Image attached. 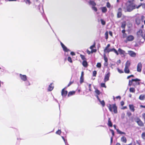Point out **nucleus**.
Returning a JSON list of instances; mask_svg holds the SVG:
<instances>
[{"instance_id":"nucleus-7","label":"nucleus","mask_w":145,"mask_h":145,"mask_svg":"<svg viewBox=\"0 0 145 145\" xmlns=\"http://www.w3.org/2000/svg\"><path fill=\"white\" fill-rule=\"evenodd\" d=\"M128 54L131 57H135L136 56V53L131 50L128 51Z\"/></svg>"},{"instance_id":"nucleus-14","label":"nucleus","mask_w":145,"mask_h":145,"mask_svg":"<svg viewBox=\"0 0 145 145\" xmlns=\"http://www.w3.org/2000/svg\"><path fill=\"white\" fill-rule=\"evenodd\" d=\"M129 106L130 110L132 112H134L135 111V106L132 104H129Z\"/></svg>"},{"instance_id":"nucleus-2","label":"nucleus","mask_w":145,"mask_h":145,"mask_svg":"<svg viewBox=\"0 0 145 145\" xmlns=\"http://www.w3.org/2000/svg\"><path fill=\"white\" fill-rule=\"evenodd\" d=\"M137 39L140 43H143L145 41V34L141 29H140L137 33Z\"/></svg>"},{"instance_id":"nucleus-8","label":"nucleus","mask_w":145,"mask_h":145,"mask_svg":"<svg viewBox=\"0 0 145 145\" xmlns=\"http://www.w3.org/2000/svg\"><path fill=\"white\" fill-rule=\"evenodd\" d=\"M66 87L63 89L61 90V95L63 97H65L67 96L68 92L67 90H65V89Z\"/></svg>"},{"instance_id":"nucleus-21","label":"nucleus","mask_w":145,"mask_h":145,"mask_svg":"<svg viewBox=\"0 0 145 145\" xmlns=\"http://www.w3.org/2000/svg\"><path fill=\"white\" fill-rule=\"evenodd\" d=\"M108 125L110 127H112V124L110 118H108Z\"/></svg>"},{"instance_id":"nucleus-44","label":"nucleus","mask_w":145,"mask_h":145,"mask_svg":"<svg viewBox=\"0 0 145 145\" xmlns=\"http://www.w3.org/2000/svg\"><path fill=\"white\" fill-rule=\"evenodd\" d=\"M103 57L105 62H108V59L107 57L105 55H104V56Z\"/></svg>"},{"instance_id":"nucleus-29","label":"nucleus","mask_w":145,"mask_h":145,"mask_svg":"<svg viewBox=\"0 0 145 145\" xmlns=\"http://www.w3.org/2000/svg\"><path fill=\"white\" fill-rule=\"evenodd\" d=\"M130 61H127L125 63V67H129L130 65Z\"/></svg>"},{"instance_id":"nucleus-54","label":"nucleus","mask_w":145,"mask_h":145,"mask_svg":"<svg viewBox=\"0 0 145 145\" xmlns=\"http://www.w3.org/2000/svg\"><path fill=\"white\" fill-rule=\"evenodd\" d=\"M106 6L108 8H110L111 7V5L110 3L109 2H108L106 4Z\"/></svg>"},{"instance_id":"nucleus-49","label":"nucleus","mask_w":145,"mask_h":145,"mask_svg":"<svg viewBox=\"0 0 145 145\" xmlns=\"http://www.w3.org/2000/svg\"><path fill=\"white\" fill-rule=\"evenodd\" d=\"M110 130L111 132L112 135V137H113L114 136V131L112 129H110Z\"/></svg>"},{"instance_id":"nucleus-24","label":"nucleus","mask_w":145,"mask_h":145,"mask_svg":"<svg viewBox=\"0 0 145 145\" xmlns=\"http://www.w3.org/2000/svg\"><path fill=\"white\" fill-rule=\"evenodd\" d=\"M75 93V91H72L69 92L67 95V96L69 97L72 95H74Z\"/></svg>"},{"instance_id":"nucleus-59","label":"nucleus","mask_w":145,"mask_h":145,"mask_svg":"<svg viewBox=\"0 0 145 145\" xmlns=\"http://www.w3.org/2000/svg\"><path fill=\"white\" fill-rule=\"evenodd\" d=\"M88 87L89 88V90L90 91H91V84H89L88 85Z\"/></svg>"},{"instance_id":"nucleus-60","label":"nucleus","mask_w":145,"mask_h":145,"mask_svg":"<svg viewBox=\"0 0 145 145\" xmlns=\"http://www.w3.org/2000/svg\"><path fill=\"white\" fill-rule=\"evenodd\" d=\"M142 117L143 118L144 120V122H145V113H143L142 114Z\"/></svg>"},{"instance_id":"nucleus-61","label":"nucleus","mask_w":145,"mask_h":145,"mask_svg":"<svg viewBox=\"0 0 145 145\" xmlns=\"http://www.w3.org/2000/svg\"><path fill=\"white\" fill-rule=\"evenodd\" d=\"M108 65V62H105L104 63V65L105 66H107Z\"/></svg>"},{"instance_id":"nucleus-52","label":"nucleus","mask_w":145,"mask_h":145,"mask_svg":"<svg viewBox=\"0 0 145 145\" xmlns=\"http://www.w3.org/2000/svg\"><path fill=\"white\" fill-rule=\"evenodd\" d=\"M101 86L102 87H104L105 88H106V86L105 84L103 83H102L101 84Z\"/></svg>"},{"instance_id":"nucleus-4","label":"nucleus","mask_w":145,"mask_h":145,"mask_svg":"<svg viewBox=\"0 0 145 145\" xmlns=\"http://www.w3.org/2000/svg\"><path fill=\"white\" fill-rule=\"evenodd\" d=\"M135 121L139 126L142 127L144 126V123L138 117L136 118L135 119Z\"/></svg>"},{"instance_id":"nucleus-13","label":"nucleus","mask_w":145,"mask_h":145,"mask_svg":"<svg viewBox=\"0 0 145 145\" xmlns=\"http://www.w3.org/2000/svg\"><path fill=\"white\" fill-rule=\"evenodd\" d=\"M20 76L21 80L25 81L27 80V78L26 76L25 75H22L21 74H20Z\"/></svg>"},{"instance_id":"nucleus-12","label":"nucleus","mask_w":145,"mask_h":145,"mask_svg":"<svg viewBox=\"0 0 145 145\" xmlns=\"http://www.w3.org/2000/svg\"><path fill=\"white\" fill-rule=\"evenodd\" d=\"M60 43L63 50L65 52H67L70 51V50L69 49H68L67 47L65 46L62 42H61Z\"/></svg>"},{"instance_id":"nucleus-5","label":"nucleus","mask_w":145,"mask_h":145,"mask_svg":"<svg viewBox=\"0 0 145 145\" xmlns=\"http://www.w3.org/2000/svg\"><path fill=\"white\" fill-rule=\"evenodd\" d=\"M134 39V37L131 35H128L126 39L124 40L125 43H127L128 41H132Z\"/></svg>"},{"instance_id":"nucleus-45","label":"nucleus","mask_w":145,"mask_h":145,"mask_svg":"<svg viewBox=\"0 0 145 145\" xmlns=\"http://www.w3.org/2000/svg\"><path fill=\"white\" fill-rule=\"evenodd\" d=\"M61 130H58L56 132V133L57 134L60 135L61 133Z\"/></svg>"},{"instance_id":"nucleus-40","label":"nucleus","mask_w":145,"mask_h":145,"mask_svg":"<svg viewBox=\"0 0 145 145\" xmlns=\"http://www.w3.org/2000/svg\"><path fill=\"white\" fill-rule=\"evenodd\" d=\"M92 9L94 10L95 12H96L97 11V8L95 7V6H93L92 7Z\"/></svg>"},{"instance_id":"nucleus-20","label":"nucleus","mask_w":145,"mask_h":145,"mask_svg":"<svg viewBox=\"0 0 145 145\" xmlns=\"http://www.w3.org/2000/svg\"><path fill=\"white\" fill-rule=\"evenodd\" d=\"M53 83H51L49 85L48 88V90L49 91H50L52 90L54 88V86H52Z\"/></svg>"},{"instance_id":"nucleus-23","label":"nucleus","mask_w":145,"mask_h":145,"mask_svg":"<svg viewBox=\"0 0 145 145\" xmlns=\"http://www.w3.org/2000/svg\"><path fill=\"white\" fill-rule=\"evenodd\" d=\"M82 64L83 66L85 67H87L88 66V64L86 60L83 61Z\"/></svg>"},{"instance_id":"nucleus-3","label":"nucleus","mask_w":145,"mask_h":145,"mask_svg":"<svg viewBox=\"0 0 145 145\" xmlns=\"http://www.w3.org/2000/svg\"><path fill=\"white\" fill-rule=\"evenodd\" d=\"M108 107L110 112H113L115 114L118 113L117 107L115 104L112 105L109 104Z\"/></svg>"},{"instance_id":"nucleus-46","label":"nucleus","mask_w":145,"mask_h":145,"mask_svg":"<svg viewBox=\"0 0 145 145\" xmlns=\"http://www.w3.org/2000/svg\"><path fill=\"white\" fill-rule=\"evenodd\" d=\"M95 42L92 45L90 46V48L91 49H93V48H95Z\"/></svg>"},{"instance_id":"nucleus-6","label":"nucleus","mask_w":145,"mask_h":145,"mask_svg":"<svg viewBox=\"0 0 145 145\" xmlns=\"http://www.w3.org/2000/svg\"><path fill=\"white\" fill-rule=\"evenodd\" d=\"M122 15V9L121 8H119L118 9V11L117 14V18H120Z\"/></svg>"},{"instance_id":"nucleus-56","label":"nucleus","mask_w":145,"mask_h":145,"mask_svg":"<svg viewBox=\"0 0 145 145\" xmlns=\"http://www.w3.org/2000/svg\"><path fill=\"white\" fill-rule=\"evenodd\" d=\"M74 82V81H70L69 84H68L67 87H68L71 84H73Z\"/></svg>"},{"instance_id":"nucleus-39","label":"nucleus","mask_w":145,"mask_h":145,"mask_svg":"<svg viewBox=\"0 0 145 145\" xmlns=\"http://www.w3.org/2000/svg\"><path fill=\"white\" fill-rule=\"evenodd\" d=\"M96 67L97 68H100L101 67V63H97V65H96Z\"/></svg>"},{"instance_id":"nucleus-11","label":"nucleus","mask_w":145,"mask_h":145,"mask_svg":"<svg viewBox=\"0 0 145 145\" xmlns=\"http://www.w3.org/2000/svg\"><path fill=\"white\" fill-rule=\"evenodd\" d=\"M110 72H108L106 74L104 78V81L105 82H106L109 80V78L110 76Z\"/></svg>"},{"instance_id":"nucleus-16","label":"nucleus","mask_w":145,"mask_h":145,"mask_svg":"<svg viewBox=\"0 0 145 145\" xmlns=\"http://www.w3.org/2000/svg\"><path fill=\"white\" fill-rule=\"evenodd\" d=\"M97 98L98 100L100 102V103L101 104V105L103 106V107H104L105 106V103L104 101V100H103L101 101V99L99 97V96H97Z\"/></svg>"},{"instance_id":"nucleus-57","label":"nucleus","mask_w":145,"mask_h":145,"mask_svg":"<svg viewBox=\"0 0 145 145\" xmlns=\"http://www.w3.org/2000/svg\"><path fill=\"white\" fill-rule=\"evenodd\" d=\"M97 51V50L95 49H92L91 51V53H93V52H95Z\"/></svg>"},{"instance_id":"nucleus-43","label":"nucleus","mask_w":145,"mask_h":145,"mask_svg":"<svg viewBox=\"0 0 145 145\" xmlns=\"http://www.w3.org/2000/svg\"><path fill=\"white\" fill-rule=\"evenodd\" d=\"M113 51L117 55H119V53L118 52V51L114 48L113 49Z\"/></svg>"},{"instance_id":"nucleus-34","label":"nucleus","mask_w":145,"mask_h":145,"mask_svg":"<svg viewBox=\"0 0 145 145\" xmlns=\"http://www.w3.org/2000/svg\"><path fill=\"white\" fill-rule=\"evenodd\" d=\"M80 84H82L84 82V77H80Z\"/></svg>"},{"instance_id":"nucleus-1","label":"nucleus","mask_w":145,"mask_h":145,"mask_svg":"<svg viewBox=\"0 0 145 145\" xmlns=\"http://www.w3.org/2000/svg\"><path fill=\"white\" fill-rule=\"evenodd\" d=\"M135 0H128L125 4L127 11L131 12L135 9Z\"/></svg>"},{"instance_id":"nucleus-48","label":"nucleus","mask_w":145,"mask_h":145,"mask_svg":"<svg viewBox=\"0 0 145 145\" xmlns=\"http://www.w3.org/2000/svg\"><path fill=\"white\" fill-rule=\"evenodd\" d=\"M97 71H94L93 72V76H96L97 74Z\"/></svg>"},{"instance_id":"nucleus-36","label":"nucleus","mask_w":145,"mask_h":145,"mask_svg":"<svg viewBox=\"0 0 145 145\" xmlns=\"http://www.w3.org/2000/svg\"><path fill=\"white\" fill-rule=\"evenodd\" d=\"M142 6V3H140V4L137 6L135 4V9H138L141 6Z\"/></svg>"},{"instance_id":"nucleus-33","label":"nucleus","mask_w":145,"mask_h":145,"mask_svg":"<svg viewBox=\"0 0 145 145\" xmlns=\"http://www.w3.org/2000/svg\"><path fill=\"white\" fill-rule=\"evenodd\" d=\"M24 1L26 4H28L29 5H30L31 3V2L30 0H24Z\"/></svg>"},{"instance_id":"nucleus-9","label":"nucleus","mask_w":145,"mask_h":145,"mask_svg":"<svg viewBox=\"0 0 145 145\" xmlns=\"http://www.w3.org/2000/svg\"><path fill=\"white\" fill-rule=\"evenodd\" d=\"M142 65L141 62L139 63L137 65V71L138 72H140L141 71Z\"/></svg>"},{"instance_id":"nucleus-15","label":"nucleus","mask_w":145,"mask_h":145,"mask_svg":"<svg viewBox=\"0 0 145 145\" xmlns=\"http://www.w3.org/2000/svg\"><path fill=\"white\" fill-rule=\"evenodd\" d=\"M135 22L136 24L138 25L140 24L141 20L139 17H137L135 18Z\"/></svg>"},{"instance_id":"nucleus-28","label":"nucleus","mask_w":145,"mask_h":145,"mask_svg":"<svg viewBox=\"0 0 145 145\" xmlns=\"http://www.w3.org/2000/svg\"><path fill=\"white\" fill-rule=\"evenodd\" d=\"M101 9L103 13H105L107 11V9L105 7H102Z\"/></svg>"},{"instance_id":"nucleus-26","label":"nucleus","mask_w":145,"mask_h":145,"mask_svg":"<svg viewBox=\"0 0 145 145\" xmlns=\"http://www.w3.org/2000/svg\"><path fill=\"white\" fill-rule=\"evenodd\" d=\"M139 99L141 100H143L145 99V95H144L141 94L139 96Z\"/></svg>"},{"instance_id":"nucleus-27","label":"nucleus","mask_w":145,"mask_h":145,"mask_svg":"<svg viewBox=\"0 0 145 145\" xmlns=\"http://www.w3.org/2000/svg\"><path fill=\"white\" fill-rule=\"evenodd\" d=\"M116 131L117 132V133L119 134H123L124 135H125L126 133L125 132H123L121 131H120L119 129H116Z\"/></svg>"},{"instance_id":"nucleus-19","label":"nucleus","mask_w":145,"mask_h":145,"mask_svg":"<svg viewBox=\"0 0 145 145\" xmlns=\"http://www.w3.org/2000/svg\"><path fill=\"white\" fill-rule=\"evenodd\" d=\"M124 72L126 74H129L130 72V71L129 67H125L124 69Z\"/></svg>"},{"instance_id":"nucleus-63","label":"nucleus","mask_w":145,"mask_h":145,"mask_svg":"<svg viewBox=\"0 0 145 145\" xmlns=\"http://www.w3.org/2000/svg\"><path fill=\"white\" fill-rule=\"evenodd\" d=\"M121 32L123 33V34L126 33L125 29H123L122 30Z\"/></svg>"},{"instance_id":"nucleus-58","label":"nucleus","mask_w":145,"mask_h":145,"mask_svg":"<svg viewBox=\"0 0 145 145\" xmlns=\"http://www.w3.org/2000/svg\"><path fill=\"white\" fill-rule=\"evenodd\" d=\"M123 38H125L126 37L127 38V34L126 33L123 34Z\"/></svg>"},{"instance_id":"nucleus-17","label":"nucleus","mask_w":145,"mask_h":145,"mask_svg":"<svg viewBox=\"0 0 145 145\" xmlns=\"http://www.w3.org/2000/svg\"><path fill=\"white\" fill-rule=\"evenodd\" d=\"M89 4V5L92 6V7L93 6H95L96 5V4L94 1L93 0H89L88 2Z\"/></svg>"},{"instance_id":"nucleus-38","label":"nucleus","mask_w":145,"mask_h":145,"mask_svg":"<svg viewBox=\"0 0 145 145\" xmlns=\"http://www.w3.org/2000/svg\"><path fill=\"white\" fill-rule=\"evenodd\" d=\"M67 60L70 63H72V61L71 57H70L69 56L67 58Z\"/></svg>"},{"instance_id":"nucleus-31","label":"nucleus","mask_w":145,"mask_h":145,"mask_svg":"<svg viewBox=\"0 0 145 145\" xmlns=\"http://www.w3.org/2000/svg\"><path fill=\"white\" fill-rule=\"evenodd\" d=\"M135 89L133 88H131L129 89V91L131 92L135 93Z\"/></svg>"},{"instance_id":"nucleus-35","label":"nucleus","mask_w":145,"mask_h":145,"mask_svg":"<svg viewBox=\"0 0 145 145\" xmlns=\"http://www.w3.org/2000/svg\"><path fill=\"white\" fill-rule=\"evenodd\" d=\"M142 6V3H140V4L137 6L135 4V9H138L141 6Z\"/></svg>"},{"instance_id":"nucleus-37","label":"nucleus","mask_w":145,"mask_h":145,"mask_svg":"<svg viewBox=\"0 0 145 145\" xmlns=\"http://www.w3.org/2000/svg\"><path fill=\"white\" fill-rule=\"evenodd\" d=\"M110 46V44H108L107 46L105 47V49L104 50V52H105L106 50L108 49V48Z\"/></svg>"},{"instance_id":"nucleus-30","label":"nucleus","mask_w":145,"mask_h":145,"mask_svg":"<svg viewBox=\"0 0 145 145\" xmlns=\"http://www.w3.org/2000/svg\"><path fill=\"white\" fill-rule=\"evenodd\" d=\"M114 48H113L112 49H108L107 50H106L105 52H104L106 54V53H108L110 52L113 51V49H114Z\"/></svg>"},{"instance_id":"nucleus-64","label":"nucleus","mask_w":145,"mask_h":145,"mask_svg":"<svg viewBox=\"0 0 145 145\" xmlns=\"http://www.w3.org/2000/svg\"><path fill=\"white\" fill-rule=\"evenodd\" d=\"M142 6L143 8H145V3H142Z\"/></svg>"},{"instance_id":"nucleus-18","label":"nucleus","mask_w":145,"mask_h":145,"mask_svg":"<svg viewBox=\"0 0 145 145\" xmlns=\"http://www.w3.org/2000/svg\"><path fill=\"white\" fill-rule=\"evenodd\" d=\"M121 141L124 143H126L127 141V140L125 137L124 136L122 137L121 138Z\"/></svg>"},{"instance_id":"nucleus-41","label":"nucleus","mask_w":145,"mask_h":145,"mask_svg":"<svg viewBox=\"0 0 145 145\" xmlns=\"http://www.w3.org/2000/svg\"><path fill=\"white\" fill-rule=\"evenodd\" d=\"M101 24L103 25H105V24H106V22H105V21H104L103 19H101Z\"/></svg>"},{"instance_id":"nucleus-22","label":"nucleus","mask_w":145,"mask_h":145,"mask_svg":"<svg viewBox=\"0 0 145 145\" xmlns=\"http://www.w3.org/2000/svg\"><path fill=\"white\" fill-rule=\"evenodd\" d=\"M126 26V22L124 21L121 23V27L123 29H125Z\"/></svg>"},{"instance_id":"nucleus-10","label":"nucleus","mask_w":145,"mask_h":145,"mask_svg":"<svg viewBox=\"0 0 145 145\" xmlns=\"http://www.w3.org/2000/svg\"><path fill=\"white\" fill-rule=\"evenodd\" d=\"M118 51L120 54L121 55H123V56H125L126 54L125 51L120 48H119L118 49Z\"/></svg>"},{"instance_id":"nucleus-62","label":"nucleus","mask_w":145,"mask_h":145,"mask_svg":"<svg viewBox=\"0 0 145 145\" xmlns=\"http://www.w3.org/2000/svg\"><path fill=\"white\" fill-rule=\"evenodd\" d=\"M25 84L27 86H29L30 85V84L29 81H27L25 82Z\"/></svg>"},{"instance_id":"nucleus-25","label":"nucleus","mask_w":145,"mask_h":145,"mask_svg":"<svg viewBox=\"0 0 145 145\" xmlns=\"http://www.w3.org/2000/svg\"><path fill=\"white\" fill-rule=\"evenodd\" d=\"M95 92L97 94V95H96V96L97 98V96H99V95L101 93V92L100 91L97 89H95Z\"/></svg>"},{"instance_id":"nucleus-47","label":"nucleus","mask_w":145,"mask_h":145,"mask_svg":"<svg viewBox=\"0 0 145 145\" xmlns=\"http://www.w3.org/2000/svg\"><path fill=\"white\" fill-rule=\"evenodd\" d=\"M105 35L106 39H107L108 38V32L107 31L105 32Z\"/></svg>"},{"instance_id":"nucleus-32","label":"nucleus","mask_w":145,"mask_h":145,"mask_svg":"<svg viewBox=\"0 0 145 145\" xmlns=\"http://www.w3.org/2000/svg\"><path fill=\"white\" fill-rule=\"evenodd\" d=\"M80 56L81 58L82 59V60H86V58L85 56L83 55H82L81 54H80Z\"/></svg>"},{"instance_id":"nucleus-42","label":"nucleus","mask_w":145,"mask_h":145,"mask_svg":"<svg viewBox=\"0 0 145 145\" xmlns=\"http://www.w3.org/2000/svg\"><path fill=\"white\" fill-rule=\"evenodd\" d=\"M127 115L128 116L130 117L132 115V114L129 111H128L127 112Z\"/></svg>"},{"instance_id":"nucleus-50","label":"nucleus","mask_w":145,"mask_h":145,"mask_svg":"<svg viewBox=\"0 0 145 145\" xmlns=\"http://www.w3.org/2000/svg\"><path fill=\"white\" fill-rule=\"evenodd\" d=\"M132 81H133V82L139 81H140V80L139 79H138V78H136L135 79H132Z\"/></svg>"},{"instance_id":"nucleus-55","label":"nucleus","mask_w":145,"mask_h":145,"mask_svg":"<svg viewBox=\"0 0 145 145\" xmlns=\"http://www.w3.org/2000/svg\"><path fill=\"white\" fill-rule=\"evenodd\" d=\"M132 80H129V82L128 85L129 86H131L132 84Z\"/></svg>"},{"instance_id":"nucleus-53","label":"nucleus","mask_w":145,"mask_h":145,"mask_svg":"<svg viewBox=\"0 0 145 145\" xmlns=\"http://www.w3.org/2000/svg\"><path fill=\"white\" fill-rule=\"evenodd\" d=\"M141 137L143 138L144 139V138L145 137V132H143L142 133L141 135Z\"/></svg>"},{"instance_id":"nucleus-51","label":"nucleus","mask_w":145,"mask_h":145,"mask_svg":"<svg viewBox=\"0 0 145 145\" xmlns=\"http://www.w3.org/2000/svg\"><path fill=\"white\" fill-rule=\"evenodd\" d=\"M117 70L118 71V72L120 73H123V71H122L119 68H117Z\"/></svg>"}]
</instances>
